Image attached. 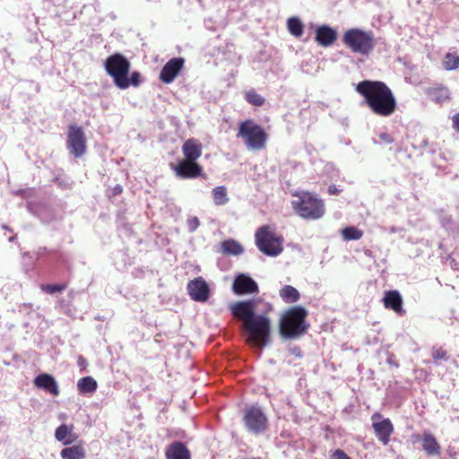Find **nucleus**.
Masks as SVG:
<instances>
[{"label":"nucleus","mask_w":459,"mask_h":459,"mask_svg":"<svg viewBox=\"0 0 459 459\" xmlns=\"http://www.w3.org/2000/svg\"><path fill=\"white\" fill-rule=\"evenodd\" d=\"M14 238H15L14 236L10 237V238H9V241H13Z\"/></svg>","instance_id":"nucleus-44"},{"label":"nucleus","mask_w":459,"mask_h":459,"mask_svg":"<svg viewBox=\"0 0 459 459\" xmlns=\"http://www.w3.org/2000/svg\"><path fill=\"white\" fill-rule=\"evenodd\" d=\"M356 91L364 97L366 104L374 114L389 117L395 111V98L384 82L363 81L357 84Z\"/></svg>","instance_id":"nucleus-2"},{"label":"nucleus","mask_w":459,"mask_h":459,"mask_svg":"<svg viewBox=\"0 0 459 459\" xmlns=\"http://www.w3.org/2000/svg\"><path fill=\"white\" fill-rule=\"evenodd\" d=\"M184 65L183 58H172L162 68L160 79L165 83H170L178 76Z\"/></svg>","instance_id":"nucleus-14"},{"label":"nucleus","mask_w":459,"mask_h":459,"mask_svg":"<svg viewBox=\"0 0 459 459\" xmlns=\"http://www.w3.org/2000/svg\"><path fill=\"white\" fill-rule=\"evenodd\" d=\"M432 357L435 360L446 359V351L442 349L435 350L432 353Z\"/></svg>","instance_id":"nucleus-35"},{"label":"nucleus","mask_w":459,"mask_h":459,"mask_svg":"<svg viewBox=\"0 0 459 459\" xmlns=\"http://www.w3.org/2000/svg\"><path fill=\"white\" fill-rule=\"evenodd\" d=\"M67 147L75 157H82L86 152V137L83 130L77 126H71L67 134Z\"/></svg>","instance_id":"nucleus-9"},{"label":"nucleus","mask_w":459,"mask_h":459,"mask_svg":"<svg viewBox=\"0 0 459 459\" xmlns=\"http://www.w3.org/2000/svg\"><path fill=\"white\" fill-rule=\"evenodd\" d=\"M428 95L436 103H443L449 100L450 91L446 87H437L428 90Z\"/></svg>","instance_id":"nucleus-24"},{"label":"nucleus","mask_w":459,"mask_h":459,"mask_svg":"<svg viewBox=\"0 0 459 459\" xmlns=\"http://www.w3.org/2000/svg\"><path fill=\"white\" fill-rule=\"evenodd\" d=\"M453 126L455 130L459 131V112L453 117Z\"/></svg>","instance_id":"nucleus-39"},{"label":"nucleus","mask_w":459,"mask_h":459,"mask_svg":"<svg viewBox=\"0 0 459 459\" xmlns=\"http://www.w3.org/2000/svg\"><path fill=\"white\" fill-rule=\"evenodd\" d=\"M267 419L264 412L256 407L247 410L245 414V423L249 431L260 433L266 428Z\"/></svg>","instance_id":"nucleus-11"},{"label":"nucleus","mask_w":459,"mask_h":459,"mask_svg":"<svg viewBox=\"0 0 459 459\" xmlns=\"http://www.w3.org/2000/svg\"><path fill=\"white\" fill-rule=\"evenodd\" d=\"M186 225L190 232L195 231L200 225L199 219L197 217H191L187 219Z\"/></svg>","instance_id":"nucleus-34"},{"label":"nucleus","mask_w":459,"mask_h":459,"mask_svg":"<svg viewBox=\"0 0 459 459\" xmlns=\"http://www.w3.org/2000/svg\"><path fill=\"white\" fill-rule=\"evenodd\" d=\"M55 437L65 446L74 443L77 438V435L74 432V426L65 424L60 425L55 432Z\"/></svg>","instance_id":"nucleus-20"},{"label":"nucleus","mask_w":459,"mask_h":459,"mask_svg":"<svg viewBox=\"0 0 459 459\" xmlns=\"http://www.w3.org/2000/svg\"><path fill=\"white\" fill-rule=\"evenodd\" d=\"M65 289L64 285H57V284H48V285H42L41 290L47 293L54 294L56 292H60Z\"/></svg>","instance_id":"nucleus-33"},{"label":"nucleus","mask_w":459,"mask_h":459,"mask_svg":"<svg viewBox=\"0 0 459 459\" xmlns=\"http://www.w3.org/2000/svg\"><path fill=\"white\" fill-rule=\"evenodd\" d=\"M256 299L238 301L230 305L232 314L242 320L247 333V342L257 348H264L270 342L271 321L264 315H255Z\"/></svg>","instance_id":"nucleus-1"},{"label":"nucleus","mask_w":459,"mask_h":459,"mask_svg":"<svg viewBox=\"0 0 459 459\" xmlns=\"http://www.w3.org/2000/svg\"><path fill=\"white\" fill-rule=\"evenodd\" d=\"M307 313L302 307H293L287 310L280 321L281 334L286 339H292L305 333V318Z\"/></svg>","instance_id":"nucleus-4"},{"label":"nucleus","mask_w":459,"mask_h":459,"mask_svg":"<svg viewBox=\"0 0 459 459\" xmlns=\"http://www.w3.org/2000/svg\"><path fill=\"white\" fill-rule=\"evenodd\" d=\"M371 419L372 427L377 439L384 445H387L394 432V426L391 420L389 419H384L378 412L374 413Z\"/></svg>","instance_id":"nucleus-10"},{"label":"nucleus","mask_w":459,"mask_h":459,"mask_svg":"<svg viewBox=\"0 0 459 459\" xmlns=\"http://www.w3.org/2000/svg\"><path fill=\"white\" fill-rule=\"evenodd\" d=\"M294 354H296V356H299V352L294 351Z\"/></svg>","instance_id":"nucleus-46"},{"label":"nucleus","mask_w":459,"mask_h":459,"mask_svg":"<svg viewBox=\"0 0 459 459\" xmlns=\"http://www.w3.org/2000/svg\"><path fill=\"white\" fill-rule=\"evenodd\" d=\"M379 138L382 142L385 143H393V138L391 137L390 134H388L387 133H381L379 134Z\"/></svg>","instance_id":"nucleus-38"},{"label":"nucleus","mask_w":459,"mask_h":459,"mask_svg":"<svg viewBox=\"0 0 459 459\" xmlns=\"http://www.w3.org/2000/svg\"><path fill=\"white\" fill-rule=\"evenodd\" d=\"M294 354H296V356H299V352L294 351Z\"/></svg>","instance_id":"nucleus-45"},{"label":"nucleus","mask_w":459,"mask_h":459,"mask_svg":"<svg viewBox=\"0 0 459 459\" xmlns=\"http://www.w3.org/2000/svg\"><path fill=\"white\" fill-rule=\"evenodd\" d=\"M288 29L294 36H300L303 32V25L298 18H290L288 20Z\"/></svg>","instance_id":"nucleus-31"},{"label":"nucleus","mask_w":459,"mask_h":459,"mask_svg":"<svg viewBox=\"0 0 459 459\" xmlns=\"http://www.w3.org/2000/svg\"><path fill=\"white\" fill-rule=\"evenodd\" d=\"M174 170L179 178H192L201 174L202 168L195 161L182 160L175 166Z\"/></svg>","instance_id":"nucleus-15"},{"label":"nucleus","mask_w":459,"mask_h":459,"mask_svg":"<svg viewBox=\"0 0 459 459\" xmlns=\"http://www.w3.org/2000/svg\"><path fill=\"white\" fill-rule=\"evenodd\" d=\"M212 196L214 204L220 206L224 205L229 202L228 192L225 186H216L212 191Z\"/></svg>","instance_id":"nucleus-27"},{"label":"nucleus","mask_w":459,"mask_h":459,"mask_svg":"<svg viewBox=\"0 0 459 459\" xmlns=\"http://www.w3.org/2000/svg\"><path fill=\"white\" fill-rule=\"evenodd\" d=\"M97 386L96 380L91 377H84L77 382V388L81 393H93Z\"/></svg>","instance_id":"nucleus-28"},{"label":"nucleus","mask_w":459,"mask_h":459,"mask_svg":"<svg viewBox=\"0 0 459 459\" xmlns=\"http://www.w3.org/2000/svg\"><path fill=\"white\" fill-rule=\"evenodd\" d=\"M316 41L322 47H329L337 39V31L328 25H321L316 29Z\"/></svg>","instance_id":"nucleus-16"},{"label":"nucleus","mask_w":459,"mask_h":459,"mask_svg":"<svg viewBox=\"0 0 459 459\" xmlns=\"http://www.w3.org/2000/svg\"><path fill=\"white\" fill-rule=\"evenodd\" d=\"M255 245L260 252L268 256H277L283 250V238L270 226L260 227L255 234Z\"/></svg>","instance_id":"nucleus-5"},{"label":"nucleus","mask_w":459,"mask_h":459,"mask_svg":"<svg viewBox=\"0 0 459 459\" xmlns=\"http://www.w3.org/2000/svg\"><path fill=\"white\" fill-rule=\"evenodd\" d=\"M246 100L248 103L255 106H262L264 102V99L255 91H247L246 93Z\"/></svg>","instance_id":"nucleus-32"},{"label":"nucleus","mask_w":459,"mask_h":459,"mask_svg":"<svg viewBox=\"0 0 459 459\" xmlns=\"http://www.w3.org/2000/svg\"><path fill=\"white\" fill-rule=\"evenodd\" d=\"M420 440L422 441V449L427 455H438L440 454V446L430 432L425 431Z\"/></svg>","instance_id":"nucleus-21"},{"label":"nucleus","mask_w":459,"mask_h":459,"mask_svg":"<svg viewBox=\"0 0 459 459\" xmlns=\"http://www.w3.org/2000/svg\"><path fill=\"white\" fill-rule=\"evenodd\" d=\"M60 456L62 459H84L86 451L83 446L74 445L62 449Z\"/></svg>","instance_id":"nucleus-23"},{"label":"nucleus","mask_w":459,"mask_h":459,"mask_svg":"<svg viewBox=\"0 0 459 459\" xmlns=\"http://www.w3.org/2000/svg\"><path fill=\"white\" fill-rule=\"evenodd\" d=\"M296 212L307 220H318L325 214V205L322 200L309 193H304L292 201Z\"/></svg>","instance_id":"nucleus-8"},{"label":"nucleus","mask_w":459,"mask_h":459,"mask_svg":"<svg viewBox=\"0 0 459 459\" xmlns=\"http://www.w3.org/2000/svg\"><path fill=\"white\" fill-rule=\"evenodd\" d=\"M34 385L53 395H58L59 388L56 379L48 374H41L34 379Z\"/></svg>","instance_id":"nucleus-17"},{"label":"nucleus","mask_w":459,"mask_h":459,"mask_svg":"<svg viewBox=\"0 0 459 459\" xmlns=\"http://www.w3.org/2000/svg\"><path fill=\"white\" fill-rule=\"evenodd\" d=\"M185 160L195 161L202 155V144L195 139H188L183 145Z\"/></svg>","instance_id":"nucleus-18"},{"label":"nucleus","mask_w":459,"mask_h":459,"mask_svg":"<svg viewBox=\"0 0 459 459\" xmlns=\"http://www.w3.org/2000/svg\"><path fill=\"white\" fill-rule=\"evenodd\" d=\"M167 459H189V452L180 442H175L166 451Z\"/></svg>","instance_id":"nucleus-22"},{"label":"nucleus","mask_w":459,"mask_h":459,"mask_svg":"<svg viewBox=\"0 0 459 459\" xmlns=\"http://www.w3.org/2000/svg\"><path fill=\"white\" fill-rule=\"evenodd\" d=\"M383 301L386 308H391L399 315L403 313V299L398 291L391 290L385 292Z\"/></svg>","instance_id":"nucleus-19"},{"label":"nucleus","mask_w":459,"mask_h":459,"mask_svg":"<svg viewBox=\"0 0 459 459\" xmlns=\"http://www.w3.org/2000/svg\"><path fill=\"white\" fill-rule=\"evenodd\" d=\"M279 294L282 300L286 303L296 302L300 297L299 290L290 285L283 286L280 290Z\"/></svg>","instance_id":"nucleus-25"},{"label":"nucleus","mask_w":459,"mask_h":459,"mask_svg":"<svg viewBox=\"0 0 459 459\" xmlns=\"http://www.w3.org/2000/svg\"><path fill=\"white\" fill-rule=\"evenodd\" d=\"M342 41L352 52L361 55H368L375 47L373 33L358 28L345 31Z\"/></svg>","instance_id":"nucleus-7"},{"label":"nucleus","mask_w":459,"mask_h":459,"mask_svg":"<svg viewBox=\"0 0 459 459\" xmlns=\"http://www.w3.org/2000/svg\"><path fill=\"white\" fill-rule=\"evenodd\" d=\"M232 290L238 295L253 294L258 292V285L251 277L242 273L235 278Z\"/></svg>","instance_id":"nucleus-13"},{"label":"nucleus","mask_w":459,"mask_h":459,"mask_svg":"<svg viewBox=\"0 0 459 459\" xmlns=\"http://www.w3.org/2000/svg\"><path fill=\"white\" fill-rule=\"evenodd\" d=\"M105 69L118 89L126 90L129 87L130 63L125 56L120 54L110 56L105 62Z\"/></svg>","instance_id":"nucleus-6"},{"label":"nucleus","mask_w":459,"mask_h":459,"mask_svg":"<svg viewBox=\"0 0 459 459\" xmlns=\"http://www.w3.org/2000/svg\"><path fill=\"white\" fill-rule=\"evenodd\" d=\"M237 137L252 152L264 149L268 138L264 128L251 119L239 123Z\"/></svg>","instance_id":"nucleus-3"},{"label":"nucleus","mask_w":459,"mask_h":459,"mask_svg":"<svg viewBox=\"0 0 459 459\" xmlns=\"http://www.w3.org/2000/svg\"><path fill=\"white\" fill-rule=\"evenodd\" d=\"M187 290L191 299L198 302L207 301L210 296L209 286L202 277L190 281L187 284Z\"/></svg>","instance_id":"nucleus-12"},{"label":"nucleus","mask_w":459,"mask_h":459,"mask_svg":"<svg viewBox=\"0 0 459 459\" xmlns=\"http://www.w3.org/2000/svg\"><path fill=\"white\" fill-rule=\"evenodd\" d=\"M340 192H341V191H340V190L336 187V186H334V185L330 186H329V188H328V193H329L330 195H337V194H339Z\"/></svg>","instance_id":"nucleus-40"},{"label":"nucleus","mask_w":459,"mask_h":459,"mask_svg":"<svg viewBox=\"0 0 459 459\" xmlns=\"http://www.w3.org/2000/svg\"><path fill=\"white\" fill-rule=\"evenodd\" d=\"M115 191L116 193H120L122 191V187L120 186H117Z\"/></svg>","instance_id":"nucleus-42"},{"label":"nucleus","mask_w":459,"mask_h":459,"mask_svg":"<svg viewBox=\"0 0 459 459\" xmlns=\"http://www.w3.org/2000/svg\"><path fill=\"white\" fill-rule=\"evenodd\" d=\"M345 240H359L363 236V231L355 227H346L342 230Z\"/></svg>","instance_id":"nucleus-29"},{"label":"nucleus","mask_w":459,"mask_h":459,"mask_svg":"<svg viewBox=\"0 0 459 459\" xmlns=\"http://www.w3.org/2000/svg\"><path fill=\"white\" fill-rule=\"evenodd\" d=\"M140 74L138 72H134L129 78V86H138L140 83Z\"/></svg>","instance_id":"nucleus-36"},{"label":"nucleus","mask_w":459,"mask_h":459,"mask_svg":"<svg viewBox=\"0 0 459 459\" xmlns=\"http://www.w3.org/2000/svg\"><path fill=\"white\" fill-rule=\"evenodd\" d=\"M78 365L80 367H85L86 365V360L82 358V356H79L78 357Z\"/></svg>","instance_id":"nucleus-41"},{"label":"nucleus","mask_w":459,"mask_h":459,"mask_svg":"<svg viewBox=\"0 0 459 459\" xmlns=\"http://www.w3.org/2000/svg\"><path fill=\"white\" fill-rule=\"evenodd\" d=\"M389 232L394 233V232H396V229L394 227H392L389 229Z\"/></svg>","instance_id":"nucleus-43"},{"label":"nucleus","mask_w":459,"mask_h":459,"mask_svg":"<svg viewBox=\"0 0 459 459\" xmlns=\"http://www.w3.org/2000/svg\"><path fill=\"white\" fill-rule=\"evenodd\" d=\"M443 65L446 70H455L459 67V56L447 53L443 60Z\"/></svg>","instance_id":"nucleus-30"},{"label":"nucleus","mask_w":459,"mask_h":459,"mask_svg":"<svg viewBox=\"0 0 459 459\" xmlns=\"http://www.w3.org/2000/svg\"><path fill=\"white\" fill-rule=\"evenodd\" d=\"M333 459H350V457L342 450L337 449L333 455Z\"/></svg>","instance_id":"nucleus-37"},{"label":"nucleus","mask_w":459,"mask_h":459,"mask_svg":"<svg viewBox=\"0 0 459 459\" xmlns=\"http://www.w3.org/2000/svg\"><path fill=\"white\" fill-rule=\"evenodd\" d=\"M223 253L228 255H238L244 252L243 247L234 239H228L221 243Z\"/></svg>","instance_id":"nucleus-26"}]
</instances>
